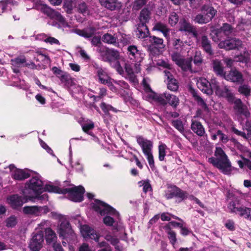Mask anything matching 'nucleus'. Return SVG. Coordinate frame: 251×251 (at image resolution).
Listing matches in <instances>:
<instances>
[{
  "instance_id": "obj_1",
  "label": "nucleus",
  "mask_w": 251,
  "mask_h": 251,
  "mask_svg": "<svg viewBox=\"0 0 251 251\" xmlns=\"http://www.w3.org/2000/svg\"><path fill=\"white\" fill-rule=\"evenodd\" d=\"M93 207L101 216L106 214L113 216V218L110 216L104 217L103 219L104 224L107 226H113L114 229L125 234V226L120 220L119 213L116 209L106 203L97 200L95 201Z\"/></svg>"
},
{
  "instance_id": "obj_2",
  "label": "nucleus",
  "mask_w": 251,
  "mask_h": 251,
  "mask_svg": "<svg viewBox=\"0 0 251 251\" xmlns=\"http://www.w3.org/2000/svg\"><path fill=\"white\" fill-rule=\"evenodd\" d=\"M97 74L100 82L102 84H106L112 91L119 93L126 102L133 103L135 101L131 97L127 83L124 81H116L111 79L107 73L101 69L98 70Z\"/></svg>"
},
{
  "instance_id": "obj_3",
  "label": "nucleus",
  "mask_w": 251,
  "mask_h": 251,
  "mask_svg": "<svg viewBox=\"0 0 251 251\" xmlns=\"http://www.w3.org/2000/svg\"><path fill=\"white\" fill-rule=\"evenodd\" d=\"M43 187V183L39 175H35L25 184V188L22 191L23 195L27 197L29 201L32 200L33 198H37L40 200H47L48 196L46 194L39 196L43 190H46V186Z\"/></svg>"
},
{
  "instance_id": "obj_4",
  "label": "nucleus",
  "mask_w": 251,
  "mask_h": 251,
  "mask_svg": "<svg viewBox=\"0 0 251 251\" xmlns=\"http://www.w3.org/2000/svg\"><path fill=\"white\" fill-rule=\"evenodd\" d=\"M46 188L49 192L67 194L69 199L75 202H80L83 200V194L85 192L84 188L81 186L61 189L52 185H48Z\"/></svg>"
},
{
  "instance_id": "obj_5",
  "label": "nucleus",
  "mask_w": 251,
  "mask_h": 251,
  "mask_svg": "<svg viewBox=\"0 0 251 251\" xmlns=\"http://www.w3.org/2000/svg\"><path fill=\"white\" fill-rule=\"evenodd\" d=\"M215 155V158L211 157L208 159L209 162L224 174H229L231 171V165L224 151L221 148L217 147Z\"/></svg>"
},
{
  "instance_id": "obj_6",
  "label": "nucleus",
  "mask_w": 251,
  "mask_h": 251,
  "mask_svg": "<svg viewBox=\"0 0 251 251\" xmlns=\"http://www.w3.org/2000/svg\"><path fill=\"white\" fill-rule=\"evenodd\" d=\"M57 232L62 239L64 246L67 245V242L75 243L76 241V235L67 220H63L58 226Z\"/></svg>"
},
{
  "instance_id": "obj_7",
  "label": "nucleus",
  "mask_w": 251,
  "mask_h": 251,
  "mask_svg": "<svg viewBox=\"0 0 251 251\" xmlns=\"http://www.w3.org/2000/svg\"><path fill=\"white\" fill-rule=\"evenodd\" d=\"M37 9L41 10L43 13L49 16L50 19L56 20L58 23L52 25L57 26L58 27H72L73 25L66 22L64 17L60 13L56 11L45 4H39L37 6Z\"/></svg>"
},
{
  "instance_id": "obj_8",
  "label": "nucleus",
  "mask_w": 251,
  "mask_h": 251,
  "mask_svg": "<svg viewBox=\"0 0 251 251\" xmlns=\"http://www.w3.org/2000/svg\"><path fill=\"white\" fill-rule=\"evenodd\" d=\"M136 139L137 144L140 147L144 154L146 157L151 168L154 166L153 156L152 154L153 142L151 140L142 136H137Z\"/></svg>"
},
{
  "instance_id": "obj_9",
  "label": "nucleus",
  "mask_w": 251,
  "mask_h": 251,
  "mask_svg": "<svg viewBox=\"0 0 251 251\" xmlns=\"http://www.w3.org/2000/svg\"><path fill=\"white\" fill-rule=\"evenodd\" d=\"M148 79L144 78L143 84L145 90L144 97L148 101L159 104L164 105L166 104V99L165 93L158 94L153 92L151 89L148 83Z\"/></svg>"
},
{
  "instance_id": "obj_10",
  "label": "nucleus",
  "mask_w": 251,
  "mask_h": 251,
  "mask_svg": "<svg viewBox=\"0 0 251 251\" xmlns=\"http://www.w3.org/2000/svg\"><path fill=\"white\" fill-rule=\"evenodd\" d=\"M201 13L195 18V21L200 24H206L212 20L217 13L210 3L204 4L201 8Z\"/></svg>"
},
{
  "instance_id": "obj_11",
  "label": "nucleus",
  "mask_w": 251,
  "mask_h": 251,
  "mask_svg": "<svg viewBox=\"0 0 251 251\" xmlns=\"http://www.w3.org/2000/svg\"><path fill=\"white\" fill-rule=\"evenodd\" d=\"M211 82L213 91H215L217 96L226 98L230 102L233 101L234 100V95L227 86L223 84L219 85L215 79H212Z\"/></svg>"
},
{
  "instance_id": "obj_12",
  "label": "nucleus",
  "mask_w": 251,
  "mask_h": 251,
  "mask_svg": "<svg viewBox=\"0 0 251 251\" xmlns=\"http://www.w3.org/2000/svg\"><path fill=\"white\" fill-rule=\"evenodd\" d=\"M233 32V28L229 24L225 23L219 29H214L211 33V38L215 42H218L224 36L227 37Z\"/></svg>"
},
{
  "instance_id": "obj_13",
  "label": "nucleus",
  "mask_w": 251,
  "mask_h": 251,
  "mask_svg": "<svg viewBox=\"0 0 251 251\" xmlns=\"http://www.w3.org/2000/svg\"><path fill=\"white\" fill-rule=\"evenodd\" d=\"M99 53L101 59L104 61L109 62L110 65L114 61L118 60L119 53L118 51L112 49H108L105 46H100L99 49Z\"/></svg>"
},
{
  "instance_id": "obj_14",
  "label": "nucleus",
  "mask_w": 251,
  "mask_h": 251,
  "mask_svg": "<svg viewBox=\"0 0 251 251\" xmlns=\"http://www.w3.org/2000/svg\"><path fill=\"white\" fill-rule=\"evenodd\" d=\"M44 244L43 232L42 231H38L33 234L30 241L29 247L32 251H39L43 248Z\"/></svg>"
},
{
  "instance_id": "obj_15",
  "label": "nucleus",
  "mask_w": 251,
  "mask_h": 251,
  "mask_svg": "<svg viewBox=\"0 0 251 251\" xmlns=\"http://www.w3.org/2000/svg\"><path fill=\"white\" fill-rule=\"evenodd\" d=\"M49 212L47 206H26L23 208L24 214L32 216H39Z\"/></svg>"
},
{
  "instance_id": "obj_16",
  "label": "nucleus",
  "mask_w": 251,
  "mask_h": 251,
  "mask_svg": "<svg viewBox=\"0 0 251 251\" xmlns=\"http://www.w3.org/2000/svg\"><path fill=\"white\" fill-rule=\"evenodd\" d=\"M218 47L221 49L226 50H233L235 48H239L242 47V42L241 40L236 38L228 39L225 40L219 41Z\"/></svg>"
},
{
  "instance_id": "obj_17",
  "label": "nucleus",
  "mask_w": 251,
  "mask_h": 251,
  "mask_svg": "<svg viewBox=\"0 0 251 251\" xmlns=\"http://www.w3.org/2000/svg\"><path fill=\"white\" fill-rule=\"evenodd\" d=\"M29 200L27 197L24 195V197L19 196L18 195H13L7 198L8 203L14 209L21 207L24 203L26 202Z\"/></svg>"
},
{
  "instance_id": "obj_18",
  "label": "nucleus",
  "mask_w": 251,
  "mask_h": 251,
  "mask_svg": "<svg viewBox=\"0 0 251 251\" xmlns=\"http://www.w3.org/2000/svg\"><path fill=\"white\" fill-rule=\"evenodd\" d=\"M198 87L203 93L210 95L213 93L212 82H209L206 79L203 77L197 78Z\"/></svg>"
},
{
  "instance_id": "obj_19",
  "label": "nucleus",
  "mask_w": 251,
  "mask_h": 251,
  "mask_svg": "<svg viewBox=\"0 0 251 251\" xmlns=\"http://www.w3.org/2000/svg\"><path fill=\"white\" fill-rule=\"evenodd\" d=\"M80 232L82 236L86 239L90 238L98 242L99 235L96 231L87 225H83L80 228Z\"/></svg>"
},
{
  "instance_id": "obj_20",
  "label": "nucleus",
  "mask_w": 251,
  "mask_h": 251,
  "mask_svg": "<svg viewBox=\"0 0 251 251\" xmlns=\"http://www.w3.org/2000/svg\"><path fill=\"white\" fill-rule=\"evenodd\" d=\"M225 79L233 82L241 83L244 81L242 74L236 69H231L228 74L224 76Z\"/></svg>"
},
{
  "instance_id": "obj_21",
  "label": "nucleus",
  "mask_w": 251,
  "mask_h": 251,
  "mask_svg": "<svg viewBox=\"0 0 251 251\" xmlns=\"http://www.w3.org/2000/svg\"><path fill=\"white\" fill-rule=\"evenodd\" d=\"M9 168L11 173L12 177L16 180H23L28 178L30 175L27 171L18 169L14 165L11 164Z\"/></svg>"
},
{
  "instance_id": "obj_22",
  "label": "nucleus",
  "mask_w": 251,
  "mask_h": 251,
  "mask_svg": "<svg viewBox=\"0 0 251 251\" xmlns=\"http://www.w3.org/2000/svg\"><path fill=\"white\" fill-rule=\"evenodd\" d=\"M129 58L133 61L140 62L143 58V54L135 46H130L127 48V52Z\"/></svg>"
},
{
  "instance_id": "obj_23",
  "label": "nucleus",
  "mask_w": 251,
  "mask_h": 251,
  "mask_svg": "<svg viewBox=\"0 0 251 251\" xmlns=\"http://www.w3.org/2000/svg\"><path fill=\"white\" fill-rule=\"evenodd\" d=\"M100 5L111 11L120 9L122 6V2L118 0H99Z\"/></svg>"
},
{
  "instance_id": "obj_24",
  "label": "nucleus",
  "mask_w": 251,
  "mask_h": 251,
  "mask_svg": "<svg viewBox=\"0 0 251 251\" xmlns=\"http://www.w3.org/2000/svg\"><path fill=\"white\" fill-rule=\"evenodd\" d=\"M179 30L192 34L195 37L197 35L196 28L184 19L181 20L179 22Z\"/></svg>"
},
{
  "instance_id": "obj_25",
  "label": "nucleus",
  "mask_w": 251,
  "mask_h": 251,
  "mask_svg": "<svg viewBox=\"0 0 251 251\" xmlns=\"http://www.w3.org/2000/svg\"><path fill=\"white\" fill-rule=\"evenodd\" d=\"M164 73L168 79V88L173 91H176L178 89V85L176 79L173 77L172 73L167 70H164Z\"/></svg>"
},
{
  "instance_id": "obj_26",
  "label": "nucleus",
  "mask_w": 251,
  "mask_h": 251,
  "mask_svg": "<svg viewBox=\"0 0 251 251\" xmlns=\"http://www.w3.org/2000/svg\"><path fill=\"white\" fill-rule=\"evenodd\" d=\"M234 108L237 113L240 114H243L246 117L250 115V113L247 107L244 105L240 99H236L234 101Z\"/></svg>"
},
{
  "instance_id": "obj_27",
  "label": "nucleus",
  "mask_w": 251,
  "mask_h": 251,
  "mask_svg": "<svg viewBox=\"0 0 251 251\" xmlns=\"http://www.w3.org/2000/svg\"><path fill=\"white\" fill-rule=\"evenodd\" d=\"M101 40L104 43L112 45L116 47L119 46L118 37L115 34L113 35L109 33H106L103 35Z\"/></svg>"
},
{
  "instance_id": "obj_28",
  "label": "nucleus",
  "mask_w": 251,
  "mask_h": 251,
  "mask_svg": "<svg viewBox=\"0 0 251 251\" xmlns=\"http://www.w3.org/2000/svg\"><path fill=\"white\" fill-rule=\"evenodd\" d=\"M45 232L47 244L49 246L54 244L57 241V236L54 231L49 227L45 229Z\"/></svg>"
},
{
  "instance_id": "obj_29",
  "label": "nucleus",
  "mask_w": 251,
  "mask_h": 251,
  "mask_svg": "<svg viewBox=\"0 0 251 251\" xmlns=\"http://www.w3.org/2000/svg\"><path fill=\"white\" fill-rule=\"evenodd\" d=\"M152 30L161 32L164 36L166 37L168 40H169V32L170 30L164 24L161 22H157L155 23L152 28Z\"/></svg>"
},
{
  "instance_id": "obj_30",
  "label": "nucleus",
  "mask_w": 251,
  "mask_h": 251,
  "mask_svg": "<svg viewBox=\"0 0 251 251\" xmlns=\"http://www.w3.org/2000/svg\"><path fill=\"white\" fill-rule=\"evenodd\" d=\"M200 43L203 50L209 55H211L213 54V50L211 49L210 42L209 41L208 38L203 36L201 39L200 41Z\"/></svg>"
},
{
  "instance_id": "obj_31",
  "label": "nucleus",
  "mask_w": 251,
  "mask_h": 251,
  "mask_svg": "<svg viewBox=\"0 0 251 251\" xmlns=\"http://www.w3.org/2000/svg\"><path fill=\"white\" fill-rule=\"evenodd\" d=\"M192 130L200 136H203L205 133L204 129L200 122L192 120L191 124Z\"/></svg>"
},
{
  "instance_id": "obj_32",
  "label": "nucleus",
  "mask_w": 251,
  "mask_h": 251,
  "mask_svg": "<svg viewBox=\"0 0 251 251\" xmlns=\"http://www.w3.org/2000/svg\"><path fill=\"white\" fill-rule=\"evenodd\" d=\"M136 33L138 38L143 39L148 36L149 31L146 25L139 24Z\"/></svg>"
},
{
  "instance_id": "obj_33",
  "label": "nucleus",
  "mask_w": 251,
  "mask_h": 251,
  "mask_svg": "<svg viewBox=\"0 0 251 251\" xmlns=\"http://www.w3.org/2000/svg\"><path fill=\"white\" fill-rule=\"evenodd\" d=\"M213 68L215 73L221 76H224L225 72L224 71V68L222 65L220 61L218 60H214L212 62Z\"/></svg>"
},
{
  "instance_id": "obj_34",
  "label": "nucleus",
  "mask_w": 251,
  "mask_h": 251,
  "mask_svg": "<svg viewBox=\"0 0 251 251\" xmlns=\"http://www.w3.org/2000/svg\"><path fill=\"white\" fill-rule=\"evenodd\" d=\"M151 18V12L147 8L143 9L140 14L139 20L140 24H145L148 23Z\"/></svg>"
},
{
  "instance_id": "obj_35",
  "label": "nucleus",
  "mask_w": 251,
  "mask_h": 251,
  "mask_svg": "<svg viewBox=\"0 0 251 251\" xmlns=\"http://www.w3.org/2000/svg\"><path fill=\"white\" fill-rule=\"evenodd\" d=\"M105 239L110 242V243L115 247L117 251H123V248L119 243L117 238L113 237L110 234H107L105 236Z\"/></svg>"
},
{
  "instance_id": "obj_36",
  "label": "nucleus",
  "mask_w": 251,
  "mask_h": 251,
  "mask_svg": "<svg viewBox=\"0 0 251 251\" xmlns=\"http://www.w3.org/2000/svg\"><path fill=\"white\" fill-rule=\"evenodd\" d=\"M35 58L37 61H44L46 63H49L50 62V58L48 54L44 51H37L35 55Z\"/></svg>"
},
{
  "instance_id": "obj_37",
  "label": "nucleus",
  "mask_w": 251,
  "mask_h": 251,
  "mask_svg": "<svg viewBox=\"0 0 251 251\" xmlns=\"http://www.w3.org/2000/svg\"><path fill=\"white\" fill-rule=\"evenodd\" d=\"M165 96L166 97V102H168L171 105L176 107L179 103V99L176 96L165 92Z\"/></svg>"
},
{
  "instance_id": "obj_38",
  "label": "nucleus",
  "mask_w": 251,
  "mask_h": 251,
  "mask_svg": "<svg viewBox=\"0 0 251 251\" xmlns=\"http://www.w3.org/2000/svg\"><path fill=\"white\" fill-rule=\"evenodd\" d=\"M75 33L85 38H88L91 37L93 35L94 31L92 28H87L83 30L76 29L75 30Z\"/></svg>"
},
{
  "instance_id": "obj_39",
  "label": "nucleus",
  "mask_w": 251,
  "mask_h": 251,
  "mask_svg": "<svg viewBox=\"0 0 251 251\" xmlns=\"http://www.w3.org/2000/svg\"><path fill=\"white\" fill-rule=\"evenodd\" d=\"M167 150V147L165 144L161 142L159 143L158 146V159L160 161H162L164 160Z\"/></svg>"
},
{
  "instance_id": "obj_40",
  "label": "nucleus",
  "mask_w": 251,
  "mask_h": 251,
  "mask_svg": "<svg viewBox=\"0 0 251 251\" xmlns=\"http://www.w3.org/2000/svg\"><path fill=\"white\" fill-rule=\"evenodd\" d=\"M237 214L246 219L251 220V209L250 208L241 206V208L238 209Z\"/></svg>"
},
{
  "instance_id": "obj_41",
  "label": "nucleus",
  "mask_w": 251,
  "mask_h": 251,
  "mask_svg": "<svg viewBox=\"0 0 251 251\" xmlns=\"http://www.w3.org/2000/svg\"><path fill=\"white\" fill-rule=\"evenodd\" d=\"M17 4L16 1H14L13 0H6L5 1H0V13H3L4 11L8 9H11V5H14Z\"/></svg>"
},
{
  "instance_id": "obj_42",
  "label": "nucleus",
  "mask_w": 251,
  "mask_h": 251,
  "mask_svg": "<svg viewBox=\"0 0 251 251\" xmlns=\"http://www.w3.org/2000/svg\"><path fill=\"white\" fill-rule=\"evenodd\" d=\"M135 68L133 69L130 65L126 64L125 66L126 71L127 74L132 77L135 74L138 73L140 71L139 65L136 64L135 65Z\"/></svg>"
},
{
  "instance_id": "obj_43",
  "label": "nucleus",
  "mask_w": 251,
  "mask_h": 251,
  "mask_svg": "<svg viewBox=\"0 0 251 251\" xmlns=\"http://www.w3.org/2000/svg\"><path fill=\"white\" fill-rule=\"evenodd\" d=\"M241 207L239 202L237 201H232L228 203L227 208L231 213H234L236 214L238 213V209Z\"/></svg>"
},
{
  "instance_id": "obj_44",
  "label": "nucleus",
  "mask_w": 251,
  "mask_h": 251,
  "mask_svg": "<svg viewBox=\"0 0 251 251\" xmlns=\"http://www.w3.org/2000/svg\"><path fill=\"white\" fill-rule=\"evenodd\" d=\"M191 59H183L181 62L178 65L183 70H191Z\"/></svg>"
},
{
  "instance_id": "obj_45",
  "label": "nucleus",
  "mask_w": 251,
  "mask_h": 251,
  "mask_svg": "<svg viewBox=\"0 0 251 251\" xmlns=\"http://www.w3.org/2000/svg\"><path fill=\"white\" fill-rule=\"evenodd\" d=\"M156 65L160 67L165 69V70L169 71L171 73L174 72V70L171 65L168 63V60H158L157 62Z\"/></svg>"
},
{
  "instance_id": "obj_46",
  "label": "nucleus",
  "mask_w": 251,
  "mask_h": 251,
  "mask_svg": "<svg viewBox=\"0 0 251 251\" xmlns=\"http://www.w3.org/2000/svg\"><path fill=\"white\" fill-rule=\"evenodd\" d=\"M94 127V124L91 121H87L82 125V128L84 132L85 133L93 136L91 132L89 131Z\"/></svg>"
},
{
  "instance_id": "obj_47",
  "label": "nucleus",
  "mask_w": 251,
  "mask_h": 251,
  "mask_svg": "<svg viewBox=\"0 0 251 251\" xmlns=\"http://www.w3.org/2000/svg\"><path fill=\"white\" fill-rule=\"evenodd\" d=\"M12 64L15 67H22L23 65L25 63L26 59L24 56H20L17 57L14 59H11V60Z\"/></svg>"
},
{
  "instance_id": "obj_48",
  "label": "nucleus",
  "mask_w": 251,
  "mask_h": 251,
  "mask_svg": "<svg viewBox=\"0 0 251 251\" xmlns=\"http://www.w3.org/2000/svg\"><path fill=\"white\" fill-rule=\"evenodd\" d=\"M184 44L180 39H175L173 40V46L177 50L181 51L183 50Z\"/></svg>"
},
{
  "instance_id": "obj_49",
  "label": "nucleus",
  "mask_w": 251,
  "mask_h": 251,
  "mask_svg": "<svg viewBox=\"0 0 251 251\" xmlns=\"http://www.w3.org/2000/svg\"><path fill=\"white\" fill-rule=\"evenodd\" d=\"M78 9L79 11L83 15L86 16L90 14V11L86 4L84 2H82L78 4Z\"/></svg>"
},
{
  "instance_id": "obj_50",
  "label": "nucleus",
  "mask_w": 251,
  "mask_h": 251,
  "mask_svg": "<svg viewBox=\"0 0 251 251\" xmlns=\"http://www.w3.org/2000/svg\"><path fill=\"white\" fill-rule=\"evenodd\" d=\"M148 1V0H136L133 3V9L135 10H138L145 5Z\"/></svg>"
},
{
  "instance_id": "obj_51",
  "label": "nucleus",
  "mask_w": 251,
  "mask_h": 251,
  "mask_svg": "<svg viewBox=\"0 0 251 251\" xmlns=\"http://www.w3.org/2000/svg\"><path fill=\"white\" fill-rule=\"evenodd\" d=\"M239 92L247 97L250 95L251 89L248 85H243L239 87Z\"/></svg>"
},
{
  "instance_id": "obj_52",
  "label": "nucleus",
  "mask_w": 251,
  "mask_h": 251,
  "mask_svg": "<svg viewBox=\"0 0 251 251\" xmlns=\"http://www.w3.org/2000/svg\"><path fill=\"white\" fill-rule=\"evenodd\" d=\"M173 126L181 133L184 131V126L182 122L179 120H176L172 121Z\"/></svg>"
},
{
  "instance_id": "obj_53",
  "label": "nucleus",
  "mask_w": 251,
  "mask_h": 251,
  "mask_svg": "<svg viewBox=\"0 0 251 251\" xmlns=\"http://www.w3.org/2000/svg\"><path fill=\"white\" fill-rule=\"evenodd\" d=\"M178 21V17L176 13L173 12L171 13L169 17V23L171 26H174L176 24Z\"/></svg>"
},
{
  "instance_id": "obj_54",
  "label": "nucleus",
  "mask_w": 251,
  "mask_h": 251,
  "mask_svg": "<svg viewBox=\"0 0 251 251\" xmlns=\"http://www.w3.org/2000/svg\"><path fill=\"white\" fill-rule=\"evenodd\" d=\"M92 44L97 47V51L99 53V49L100 46H104L101 42L100 38L98 36L94 37L91 40Z\"/></svg>"
},
{
  "instance_id": "obj_55",
  "label": "nucleus",
  "mask_w": 251,
  "mask_h": 251,
  "mask_svg": "<svg viewBox=\"0 0 251 251\" xmlns=\"http://www.w3.org/2000/svg\"><path fill=\"white\" fill-rule=\"evenodd\" d=\"M193 95L195 100L198 102L200 105H201L203 108L205 109L207 108L206 104L200 96H199L196 92H193Z\"/></svg>"
},
{
  "instance_id": "obj_56",
  "label": "nucleus",
  "mask_w": 251,
  "mask_h": 251,
  "mask_svg": "<svg viewBox=\"0 0 251 251\" xmlns=\"http://www.w3.org/2000/svg\"><path fill=\"white\" fill-rule=\"evenodd\" d=\"M249 53L248 52L245 51L244 55H240L236 57V60L237 61L241 62H247L249 60Z\"/></svg>"
},
{
  "instance_id": "obj_57",
  "label": "nucleus",
  "mask_w": 251,
  "mask_h": 251,
  "mask_svg": "<svg viewBox=\"0 0 251 251\" xmlns=\"http://www.w3.org/2000/svg\"><path fill=\"white\" fill-rule=\"evenodd\" d=\"M232 131L237 135L240 136L244 138V139H249L250 137V135L249 134H246L245 133L239 131L236 128H235L234 127H232L231 128Z\"/></svg>"
},
{
  "instance_id": "obj_58",
  "label": "nucleus",
  "mask_w": 251,
  "mask_h": 251,
  "mask_svg": "<svg viewBox=\"0 0 251 251\" xmlns=\"http://www.w3.org/2000/svg\"><path fill=\"white\" fill-rule=\"evenodd\" d=\"M6 226L8 227H13L17 224L16 218L14 216H11L6 220Z\"/></svg>"
},
{
  "instance_id": "obj_59",
  "label": "nucleus",
  "mask_w": 251,
  "mask_h": 251,
  "mask_svg": "<svg viewBox=\"0 0 251 251\" xmlns=\"http://www.w3.org/2000/svg\"><path fill=\"white\" fill-rule=\"evenodd\" d=\"M172 59L177 65L181 62L183 59L179 53H174L172 54Z\"/></svg>"
},
{
  "instance_id": "obj_60",
  "label": "nucleus",
  "mask_w": 251,
  "mask_h": 251,
  "mask_svg": "<svg viewBox=\"0 0 251 251\" xmlns=\"http://www.w3.org/2000/svg\"><path fill=\"white\" fill-rule=\"evenodd\" d=\"M100 107L102 111L105 113L108 112L110 110H112L115 112L117 111L116 110H115V108L113 107L112 106L108 104H106L104 102L101 103L100 105Z\"/></svg>"
},
{
  "instance_id": "obj_61",
  "label": "nucleus",
  "mask_w": 251,
  "mask_h": 251,
  "mask_svg": "<svg viewBox=\"0 0 251 251\" xmlns=\"http://www.w3.org/2000/svg\"><path fill=\"white\" fill-rule=\"evenodd\" d=\"M52 70L55 73L61 75V80L62 82L67 81L68 80L69 76L65 74H61L62 73V71L58 69L57 67H53L52 68Z\"/></svg>"
},
{
  "instance_id": "obj_62",
  "label": "nucleus",
  "mask_w": 251,
  "mask_h": 251,
  "mask_svg": "<svg viewBox=\"0 0 251 251\" xmlns=\"http://www.w3.org/2000/svg\"><path fill=\"white\" fill-rule=\"evenodd\" d=\"M111 65L116 70L119 74L120 75L123 74L124 72L123 69L118 60L114 61Z\"/></svg>"
},
{
  "instance_id": "obj_63",
  "label": "nucleus",
  "mask_w": 251,
  "mask_h": 251,
  "mask_svg": "<svg viewBox=\"0 0 251 251\" xmlns=\"http://www.w3.org/2000/svg\"><path fill=\"white\" fill-rule=\"evenodd\" d=\"M238 163L240 168H242L244 165L247 166L250 170H251V161L248 159H244L243 162L239 160Z\"/></svg>"
},
{
  "instance_id": "obj_64",
  "label": "nucleus",
  "mask_w": 251,
  "mask_h": 251,
  "mask_svg": "<svg viewBox=\"0 0 251 251\" xmlns=\"http://www.w3.org/2000/svg\"><path fill=\"white\" fill-rule=\"evenodd\" d=\"M218 135H219L220 141L223 143H226L229 140L227 136L224 134L221 130H218Z\"/></svg>"
}]
</instances>
